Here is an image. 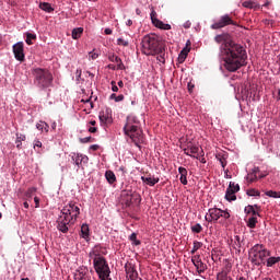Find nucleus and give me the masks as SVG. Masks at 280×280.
I'll return each mask as SVG.
<instances>
[{
    "label": "nucleus",
    "mask_w": 280,
    "mask_h": 280,
    "mask_svg": "<svg viewBox=\"0 0 280 280\" xmlns=\"http://www.w3.org/2000/svg\"><path fill=\"white\" fill-rule=\"evenodd\" d=\"M184 49H191V42L187 40L186 47Z\"/></svg>",
    "instance_id": "nucleus-59"
},
{
    "label": "nucleus",
    "mask_w": 280,
    "mask_h": 280,
    "mask_svg": "<svg viewBox=\"0 0 280 280\" xmlns=\"http://www.w3.org/2000/svg\"><path fill=\"white\" fill-rule=\"evenodd\" d=\"M122 202H125L126 207H130L135 200H139L141 202V198L137 194H132L131 191H122Z\"/></svg>",
    "instance_id": "nucleus-11"
},
{
    "label": "nucleus",
    "mask_w": 280,
    "mask_h": 280,
    "mask_svg": "<svg viewBox=\"0 0 280 280\" xmlns=\"http://www.w3.org/2000/svg\"><path fill=\"white\" fill-rule=\"evenodd\" d=\"M247 196H260L259 190L252 188L246 191Z\"/></svg>",
    "instance_id": "nucleus-46"
},
{
    "label": "nucleus",
    "mask_w": 280,
    "mask_h": 280,
    "mask_svg": "<svg viewBox=\"0 0 280 280\" xmlns=\"http://www.w3.org/2000/svg\"><path fill=\"white\" fill-rule=\"evenodd\" d=\"M130 242H132V244H135V246H141V241L137 240V233H132L129 236Z\"/></svg>",
    "instance_id": "nucleus-38"
},
{
    "label": "nucleus",
    "mask_w": 280,
    "mask_h": 280,
    "mask_svg": "<svg viewBox=\"0 0 280 280\" xmlns=\"http://www.w3.org/2000/svg\"><path fill=\"white\" fill-rule=\"evenodd\" d=\"M75 75H77V80H80V78H82V69H77Z\"/></svg>",
    "instance_id": "nucleus-54"
},
{
    "label": "nucleus",
    "mask_w": 280,
    "mask_h": 280,
    "mask_svg": "<svg viewBox=\"0 0 280 280\" xmlns=\"http://www.w3.org/2000/svg\"><path fill=\"white\" fill-rule=\"evenodd\" d=\"M117 45H120L122 47H128V40H126L124 38H118L117 39Z\"/></svg>",
    "instance_id": "nucleus-47"
},
{
    "label": "nucleus",
    "mask_w": 280,
    "mask_h": 280,
    "mask_svg": "<svg viewBox=\"0 0 280 280\" xmlns=\"http://www.w3.org/2000/svg\"><path fill=\"white\" fill-rule=\"evenodd\" d=\"M90 230H89V224H83L81 226V236L83 237V240H89V234Z\"/></svg>",
    "instance_id": "nucleus-30"
},
{
    "label": "nucleus",
    "mask_w": 280,
    "mask_h": 280,
    "mask_svg": "<svg viewBox=\"0 0 280 280\" xmlns=\"http://www.w3.org/2000/svg\"><path fill=\"white\" fill-rule=\"evenodd\" d=\"M33 75L34 84L40 91H45V89H49L54 84V75L47 69L36 68L33 70Z\"/></svg>",
    "instance_id": "nucleus-5"
},
{
    "label": "nucleus",
    "mask_w": 280,
    "mask_h": 280,
    "mask_svg": "<svg viewBox=\"0 0 280 280\" xmlns=\"http://www.w3.org/2000/svg\"><path fill=\"white\" fill-rule=\"evenodd\" d=\"M232 190L237 194V191H240V184L234 183V186H232Z\"/></svg>",
    "instance_id": "nucleus-55"
},
{
    "label": "nucleus",
    "mask_w": 280,
    "mask_h": 280,
    "mask_svg": "<svg viewBox=\"0 0 280 280\" xmlns=\"http://www.w3.org/2000/svg\"><path fill=\"white\" fill-rule=\"evenodd\" d=\"M243 8H248L249 10H257L259 8V4L255 1H245L243 2Z\"/></svg>",
    "instance_id": "nucleus-29"
},
{
    "label": "nucleus",
    "mask_w": 280,
    "mask_h": 280,
    "mask_svg": "<svg viewBox=\"0 0 280 280\" xmlns=\"http://www.w3.org/2000/svg\"><path fill=\"white\" fill-rule=\"evenodd\" d=\"M247 226L249 229H255V226H257V217L249 218L247 221Z\"/></svg>",
    "instance_id": "nucleus-36"
},
{
    "label": "nucleus",
    "mask_w": 280,
    "mask_h": 280,
    "mask_svg": "<svg viewBox=\"0 0 280 280\" xmlns=\"http://www.w3.org/2000/svg\"><path fill=\"white\" fill-rule=\"evenodd\" d=\"M34 201H35V207L38 209L39 205H40V199H38V197H34Z\"/></svg>",
    "instance_id": "nucleus-56"
},
{
    "label": "nucleus",
    "mask_w": 280,
    "mask_h": 280,
    "mask_svg": "<svg viewBox=\"0 0 280 280\" xmlns=\"http://www.w3.org/2000/svg\"><path fill=\"white\" fill-rule=\"evenodd\" d=\"M124 132L126 137L131 139L132 143H135L137 148H141V143H143V131L139 128V119L137 116H127Z\"/></svg>",
    "instance_id": "nucleus-3"
},
{
    "label": "nucleus",
    "mask_w": 280,
    "mask_h": 280,
    "mask_svg": "<svg viewBox=\"0 0 280 280\" xmlns=\"http://www.w3.org/2000/svg\"><path fill=\"white\" fill-rule=\"evenodd\" d=\"M222 215V209L220 208H210L208 213L205 217L206 222H218Z\"/></svg>",
    "instance_id": "nucleus-9"
},
{
    "label": "nucleus",
    "mask_w": 280,
    "mask_h": 280,
    "mask_svg": "<svg viewBox=\"0 0 280 280\" xmlns=\"http://www.w3.org/2000/svg\"><path fill=\"white\" fill-rule=\"evenodd\" d=\"M91 141H93L92 137H85L81 139V143H91Z\"/></svg>",
    "instance_id": "nucleus-51"
},
{
    "label": "nucleus",
    "mask_w": 280,
    "mask_h": 280,
    "mask_svg": "<svg viewBox=\"0 0 280 280\" xmlns=\"http://www.w3.org/2000/svg\"><path fill=\"white\" fill-rule=\"evenodd\" d=\"M108 60H110V62H116L117 63V69L119 71H124L126 70V66H124V61H121V58L115 56V55H110L108 57Z\"/></svg>",
    "instance_id": "nucleus-21"
},
{
    "label": "nucleus",
    "mask_w": 280,
    "mask_h": 280,
    "mask_svg": "<svg viewBox=\"0 0 280 280\" xmlns=\"http://www.w3.org/2000/svg\"><path fill=\"white\" fill-rule=\"evenodd\" d=\"M141 180L145 183V185H149V187H154L156 183H159V177H152V176H142Z\"/></svg>",
    "instance_id": "nucleus-22"
},
{
    "label": "nucleus",
    "mask_w": 280,
    "mask_h": 280,
    "mask_svg": "<svg viewBox=\"0 0 280 280\" xmlns=\"http://www.w3.org/2000/svg\"><path fill=\"white\" fill-rule=\"evenodd\" d=\"M89 132L95 133L97 132V129L95 127H90Z\"/></svg>",
    "instance_id": "nucleus-60"
},
{
    "label": "nucleus",
    "mask_w": 280,
    "mask_h": 280,
    "mask_svg": "<svg viewBox=\"0 0 280 280\" xmlns=\"http://www.w3.org/2000/svg\"><path fill=\"white\" fill-rule=\"evenodd\" d=\"M77 272H79V273L74 275L75 279H79V280H91V278L89 276H86V273L89 272V269L86 267H80L77 270Z\"/></svg>",
    "instance_id": "nucleus-19"
},
{
    "label": "nucleus",
    "mask_w": 280,
    "mask_h": 280,
    "mask_svg": "<svg viewBox=\"0 0 280 280\" xmlns=\"http://www.w3.org/2000/svg\"><path fill=\"white\" fill-rule=\"evenodd\" d=\"M190 48H183L178 56V62H183L184 60H187V56L189 55Z\"/></svg>",
    "instance_id": "nucleus-27"
},
{
    "label": "nucleus",
    "mask_w": 280,
    "mask_h": 280,
    "mask_svg": "<svg viewBox=\"0 0 280 280\" xmlns=\"http://www.w3.org/2000/svg\"><path fill=\"white\" fill-rule=\"evenodd\" d=\"M23 206H24V209H30V203H28L27 201H25V202L23 203Z\"/></svg>",
    "instance_id": "nucleus-64"
},
{
    "label": "nucleus",
    "mask_w": 280,
    "mask_h": 280,
    "mask_svg": "<svg viewBox=\"0 0 280 280\" xmlns=\"http://www.w3.org/2000/svg\"><path fill=\"white\" fill-rule=\"evenodd\" d=\"M249 260L254 266L266 265V258L270 257V250L266 249V246L261 244L254 245L249 252Z\"/></svg>",
    "instance_id": "nucleus-6"
},
{
    "label": "nucleus",
    "mask_w": 280,
    "mask_h": 280,
    "mask_svg": "<svg viewBox=\"0 0 280 280\" xmlns=\"http://www.w3.org/2000/svg\"><path fill=\"white\" fill-rule=\"evenodd\" d=\"M233 187H235V183L230 182V185L225 192V199L229 200V202H231L233 200H237V197L235 196L236 192H235V190H233Z\"/></svg>",
    "instance_id": "nucleus-17"
},
{
    "label": "nucleus",
    "mask_w": 280,
    "mask_h": 280,
    "mask_svg": "<svg viewBox=\"0 0 280 280\" xmlns=\"http://www.w3.org/2000/svg\"><path fill=\"white\" fill-rule=\"evenodd\" d=\"M119 89H124V81H118Z\"/></svg>",
    "instance_id": "nucleus-63"
},
{
    "label": "nucleus",
    "mask_w": 280,
    "mask_h": 280,
    "mask_svg": "<svg viewBox=\"0 0 280 280\" xmlns=\"http://www.w3.org/2000/svg\"><path fill=\"white\" fill-rule=\"evenodd\" d=\"M36 192V188H28V190L26 191V197L27 198H32V194Z\"/></svg>",
    "instance_id": "nucleus-50"
},
{
    "label": "nucleus",
    "mask_w": 280,
    "mask_h": 280,
    "mask_svg": "<svg viewBox=\"0 0 280 280\" xmlns=\"http://www.w3.org/2000/svg\"><path fill=\"white\" fill-rule=\"evenodd\" d=\"M23 42H19L13 45V54L15 59H18L20 62H23L25 60V52Z\"/></svg>",
    "instance_id": "nucleus-10"
},
{
    "label": "nucleus",
    "mask_w": 280,
    "mask_h": 280,
    "mask_svg": "<svg viewBox=\"0 0 280 280\" xmlns=\"http://www.w3.org/2000/svg\"><path fill=\"white\" fill-rule=\"evenodd\" d=\"M215 43H223L221 45V56L224 60L226 71L235 72L242 67L246 66V49L240 44L231 42V35L221 34L214 37Z\"/></svg>",
    "instance_id": "nucleus-1"
},
{
    "label": "nucleus",
    "mask_w": 280,
    "mask_h": 280,
    "mask_svg": "<svg viewBox=\"0 0 280 280\" xmlns=\"http://www.w3.org/2000/svg\"><path fill=\"white\" fill-rule=\"evenodd\" d=\"M78 215H80V207L75 202L71 201L65 206L57 219V229L61 233H68L69 228L73 226L78 222Z\"/></svg>",
    "instance_id": "nucleus-2"
},
{
    "label": "nucleus",
    "mask_w": 280,
    "mask_h": 280,
    "mask_svg": "<svg viewBox=\"0 0 280 280\" xmlns=\"http://www.w3.org/2000/svg\"><path fill=\"white\" fill-rule=\"evenodd\" d=\"M158 56L159 62H162V65H165V47L163 48L162 52L155 54Z\"/></svg>",
    "instance_id": "nucleus-39"
},
{
    "label": "nucleus",
    "mask_w": 280,
    "mask_h": 280,
    "mask_svg": "<svg viewBox=\"0 0 280 280\" xmlns=\"http://www.w3.org/2000/svg\"><path fill=\"white\" fill-rule=\"evenodd\" d=\"M163 42L158 35H145L142 38V54L145 56H156L163 54Z\"/></svg>",
    "instance_id": "nucleus-4"
},
{
    "label": "nucleus",
    "mask_w": 280,
    "mask_h": 280,
    "mask_svg": "<svg viewBox=\"0 0 280 280\" xmlns=\"http://www.w3.org/2000/svg\"><path fill=\"white\" fill-rule=\"evenodd\" d=\"M100 55H97L96 52L94 51H90V57L92 58V60H97Z\"/></svg>",
    "instance_id": "nucleus-53"
},
{
    "label": "nucleus",
    "mask_w": 280,
    "mask_h": 280,
    "mask_svg": "<svg viewBox=\"0 0 280 280\" xmlns=\"http://www.w3.org/2000/svg\"><path fill=\"white\" fill-rule=\"evenodd\" d=\"M23 141H25V135L23 133H16V148L21 149V145H23Z\"/></svg>",
    "instance_id": "nucleus-33"
},
{
    "label": "nucleus",
    "mask_w": 280,
    "mask_h": 280,
    "mask_svg": "<svg viewBox=\"0 0 280 280\" xmlns=\"http://www.w3.org/2000/svg\"><path fill=\"white\" fill-rule=\"evenodd\" d=\"M37 130H40L42 132H49V125L45 121H39L36 124Z\"/></svg>",
    "instance_id": "nucleus-28"
},
{
    "label": "nucleus",
    "mask_w": 280,
    "mask_h": 280,
    "mask_svg": "<svg viewBox=\"0 0 280 280\" xmlns=\"http://www.w3.org/2000/svg\"><path fill=\"white\" fill-rule=\"evenodd\" d=\"M39 9L44 12H54V9L51 8V4L49 2L39 3Z\"/></svg>",
    "instance_id": "nucleus-31"
},
{
    "label": "nucleus",
    "mask_w": 280,
    "mask_h": 280,
    "mask_svg": "<svg viewBox=\"0 0 280 280\" xmlns=\"http://www.w3.org/2000/svg\"><path fill=\"white\" fill-rule=\"evenodd\" d=\"M109 98L114 100L115 102H124V94H117L113 93L110 94Z\"/></svg>",
    "instance_id": "nucleus-43"
},
{
    "label": "nucleus",
    "mask_w": 280,
    "mask_h": 280,
    "mask_svg": "<svg viewBox=\"0 0 280 280\" xmlns=\"http://www.w3.org/2000/svg\"><path fill=\"white\" fill-rule=\"evenodd\" d=\"M280 192H278V191H275V190H268L267 192H266V196H268L269 198H280V195H279Z\"/></svg>",
    "instance_id": "nucleus-44"
},
{
    "label": "nucleus",
    "mask_w": 280,
    "mask_h": 280,
    "mask_svg": "<svg viewBox=\"0 0 280 280\" xmlns=\"http://www.w3.org/2000/svg\"><path fill=\"white\" fill-rule=\"evenodd\" d=\"M72 161L77 165L78 170H80V167H82V163L84 164L89 163V156L82 155L80 153H73Z\"/></svg>",
    "instance_id": "nucleus-15"
},
{
    "label": "nucleus",
    "mask_w": 280,
    "mask_h": 280,
    "mask_svg": "<svg viewBox=\"0 0 280 280\" xmlns=\"http://www.w3.org/2000/svg\"><path fill=\"white\" fill-rule=\"evenodd\" d=\"M252 174H255V176H257V174H259V167H254L252 170Z\"/></svg>",
    "instance_id": "nucleus-57"
},
{
    "label": "nucleus",
    "mask_w": 280,
    "mask_h": 280,
    "mask_svg": "<svg viewBox=\"0 0 280 280\" xmlns=\"http://www.w3.org/2000/svg\"><path fill=\"white\" fill-rule=\"evenodd\" d=\"M192 233H202V225L200 223H196L195 225H191Z\"/></svg>",
    "instance_id": "nucleus-41"
},
{
    "label": "nucleus",
    "mask_w": 280,
    "mask_h": 280,
    "mask_svg": "<svg viewBox=\"0 0 280 280\" xmlns=\"http://www.w3.org/2000/svg\"><path fill=\"white\" fill-rule=\"evenodd\" d=\"M108 252H106V248L96 245L94 246V248L90 252V257L91 259H93V261H95V259H104V256L102 255H106Z\"/></svg>",
    "instance_id": "nucleus-13"
},
{
    "label": "nucleus",
    "mask_w": 280,
    "mask_h": 280,
    "mask_svg": "<svg viewBox=\"0 0 280 280\" xmlns=\"http://www.w3.org/2000/svg\"><path fill=\"white\" fill-rule=\"evenodd\" d=\"M32 40H36V35L35 34H32V33H27L26 34V40L25 43L27 45H33Z\"/></svg>",
    "instance_id": "nucleus-40"
},
{
    "label": "nucleus",
    "mask_w": 280,
    "mask_h": 280,
    "mask_svg": "<svg viewBox=\"0 0 280 280\" xmlns=\"http://www.w3.org/2000/svg\"><path fill=\"white\" fill-rule=\"evenodd\" d=\"M198 152H200V148H198L197 145H188L184 149V153L186 154V156H192V159H198V156L194 155L198 154Z\"/></svg>",
    "instance_id": "nucleus-18"
},
{
    "label": "nucleus",
    "mask_w": 280,
    "mask_h": 280,
    "mask_svg": "<svg viewBox=\"0 0 280 280\" xmlns=\"http://www.w3.org/2000/svg\"><path fill=\"white\" fill-rule=\"evenodd\" d=\"M226 25H237V23H235L229 14H225L211 25V30H222V27H226Z\"/></svg>",
    "instance_id": "nucleus-8"
},
{
    "label": "nucleus",
    "mask_w": 280,
    "mask_h": 280,
    "mask_svg": "<svg viewBox=\"0 0 280 280\" xmlns=\"http://www.w3.org/2000/svg\"><path fill=\"white\" fill-rule=\"evenodd\" d=\"M217 160L220 162L221 167L224 170V167H226V158L219 153L217 154Z\"/></svg>",
    "instance_id": "nucleus-37"
},
{
    "label": "nucleus",
    "mask_w": 280,
    "mask_h": 280,
    "mask_svg": "<svg viewBox=\"0 0 280 280\" xmlns=\"http://www.w3.org/2000/svg\"><path fill=\"white\" fill-rule=\"evenodd\" d=\"M93 265L95 272L98 275V279L105 280L110 277V267L106 258H95Z\"/></svg>",
    "instance_id": "nucleus-7"
},
{
    "label": "nucleus",
    "mask_w": 280,
    "mask_h": 280,
    "mask_svg": "<svg viewBox=\"0 0 280 280\" xmlns=\"http://www.w3.org/2000/svg\"><path fill=\"white\" fill-rule=\"evenodd\" d=\"M90 149L95 152L96 150H100V145L93 144V145L90 147Z\"/></svg>",
    "instance_id": "nucleus-58"
},
{
    "label": "nucleus",
    "mask_w": 280,
    "mask_h": 280,
    "mask_svg": "<svg viewBox=\"0 0 280 280\" xmlns=\"http://www.w3.org/2000/svg\"><path fill=\"white\" fill-rule=\"evenodd\" d=\"M105 34H106L107 36H109L110 34H113V30H110V28H105Z\"/></svg>",
    "instance_id": "nucleus-61"
},
{
    "label": "nucleus",
    "mask_w": 280,
    "mask_h": 280,
    "mask_svg": "<svg viewBox=\"0 0 280 280\" xmlns=\"http://www.w3.org/2000/svg\"><path fill=\"white\" fill-rule=\"evenodd\" d=\"M235 240H236V246H238V248L242 246L241 243H240V236H235Z\"/></svg>",
    "instance_id": "nucleus-62"
},
{
    "label": "nucleus",
    "mask_w": 280,
    "mask_h": 280,
    "mask_svg": "<svg viewBox=\"0 0 280 280\" xmlns=\"http://www.w3.org/2000/svg\"><path fill=\"white\" fill-rule=\"evenodd\" d=\"M246 180H247V183H255V180H257V175L249 173L246 176Z\"/></svg>",
    "instance_id": "nucleus-45"
},
{
    "label": "nucleus",
    "mask_w": 280,
    "mask_h": 280,
    "mask_svg": "<svg viewBox=\"0 0 280 280\" xmlns=\"http://www.w3.org/2000/svg\"><path fill=\"white\" fill-rule=\"evenodd\" d=\"M280 257H269L267 261L265 262L267 268H272L276 264H279Z\"/></svg>",
    "instance_id": "nucleus-25"
},
{
    "label": "nucleus",
    "mask_w": 280,
    "mask_h": 280,
    "mask_svg": "<svg viewBox=\"0 0 280 280\" xmlns=\"http://www.w3.org/2000/svg\"><path fill=\"white\" fill-rule=\"evenodd\" d=\"M125 272L127 275L128 280L141 279L139 278V272H137L135 265H132L131 262L125 264Z\"/></svg>",
    "instance_id": "nucleus-12"
},
{
    "label": "nucleus",
    "mask_w": 280,
    "mask_h": 280,
    "mask_svg": "<svg viewBox=\"0 0 280 280\" xmlns=\"http://www.w3.org/2000/svg\"><path fill=\"white\" fill-rule=\"evenodd\" d=\"M151 10H152L150 14L151 21H152V24L155 25L156 21H161V20L156 19V11L154 10V7H152Z\"/></svg>",
    "instance_id": "nucleus-42"
},
{
    "label": "nucleus",
    "mask_w": 280,
    "mask_h": 280,
    "mask_svg": "<svg viewBox=\"0 0 280 280\" xmlns=\"http://www.w3.org/2000/svg\"><path fill=\"white\" fill-rule=\"evenodd\" d=\"M200 248H202V242L194 241V246L190 250L191 255H196V252L200 250Z\"/></svg>",
    "instance_id": "nucleus-34"
},
{
    "label": "nucleus",
    "mask_w": 280,
    "mask_h": 280,
    "mask_svg": "<svg viewBox=\"0 0 280 280\" xmlns=\"http://www.w3.org/2000/svg\"><path fill=\"white\" fill-rule=\"evenodd\" d=\"M36 148H43V142H40L39 140H35L34 141V150H36Z\"/></svg>",
    "instance_id": "nucleus-52"
},
{
    "label": "nucleus",
    "mask_w": 280,
    "mask_h": 280,
    "mask_svg": "<svg viewBox=\"0 0 280 280\" xmlns=\"http://www.w3.org/2000/svg\"><path fill=\"white\" fill-rule=\"evenodd\" d=\"M221 218H224V220H229V218H231V214L228 211L221 210Z\"/></svg>",
    "instance_id": "nucleus-49"
},
{
    "label": "nucleus",
    "mask_w": 280,
    "mask_h": 280,
    "mask_svg": "<svg viewBox=\"0 0 280 280\" xmlns=\"http://www.w3.org/2000/svg\"><path fill=\"white\" fill-rule=\"evenodd\" d=\"M217 280H233L231 277H229V273L226 271H221L217 276Z\"/></svg>",
    "instance_id": "nucleus-35"
},
{
    "label": "nucleus",
    "mask_w": 280,
    "mask_h": 280,
    "mask_svg": "<svg viewBox=\"0 0 280 280\" xmlns=\"http://www.w3.org/2000/svg\"><path fill=\"white\" fill-rule=\"evenodd\" d=\"M84 32V28L82 27H77L72 31V38L73 40H78V38H80L82 36Z\"/></svg>",
    "instance_id": "nucleus-26"
},
{
    "label": "nucleus",
    "mask_w": 280,
    "mask_h": 280,
    "mask_svg": "<svg viewBox=\"0 0 280 280\" xmlns=\"http://www.w3.org/2000/svg\"><path fill=\"white\" fill-rule=\"evenodd\" d=\"M178 172L180 174L179 180L182 183V185H187V168L179 166L178 167Z\"/></svg>",
    "instance_id": "nucleus-23"
},
{
    "label": "nucleus",
    "mask_w": 280,
    "mask_h": 280,
    "mask_svg": "<svg viewBox=\"0 0 280 280\" xmlns=\"http://www.w3.org/2000/svg\"><path fill=\"white\" fill-rule=\"evenodd\" d=\"M244 211H245L246 215L257 217V215H259V212H258L259 211V206L248 205L247 207H245Z\"/></svg>",
    "instance_id": "nucleus-20"
},
{
    "label": "nucleus",
    "mask_w": 280,
    "mask_h": 280,
    "mask_svg": "<svg viewBox=\"0 0 280 280\" xmlns=\"http://www.w3.org/2000/svg\"><path fill=\"white\" fill-rule=\"evenodd\" d=\"M155 27H159V30H172V25L163 23V21H156L155 20Z\"/></svg>",
    "instance_id": "nucleus-32"
},
{
    "label": "nucleus",
    "mask_w": 280,
    "mask_h": 280,
    "mask_svg": "<svg viewBox=\"0 0 280 280\" xmlns=\"http://www.w3.org/2000/svg\"><path fill=\"white\" fill-rule=\"evenodd\" d=\"M110 85H112V91H113L114 93H117V92L119 91V88L117 86V82L112 81V82H110Z\"/></svg>",
    "instance_id": "nucleus-48"
},
{
    "label": "nucleus",
    "mask_w": 280,
    "mask_h": 280,
    "mask_svg": "<svg viewBox=\"0 0 280 280\" xmlns=\"http://www.w3.org/2000/svg\"><path fill=\"white\" fill-rule=\"evenodd\" d=\"M191 262L197 269V272L199 275H202L205 270H207V264L202 262V259L200 258V255H195L191 257Z\"/></svg>",
    "instance_id": "nucleus-14"
},
{
    "label": "nucleus",
    "mask_w": 280,
    "mask_h": 280,
    "mask_svg": "<svg viewBox=\"0 0 280 280\" xmlns=\"http://www.w3.org/2000/svg\"><path fill=\"white\" fill-rule=\"evenodd\" d=\"M105 178H106L107 183H109V185L117 183V177L115 176V173L113 171H106Z\"/></svg>",
    "instance_id": "nucleus-24"
},
{
    "label": "nucleus",
    "mask_w": 280,
    "mask_h": 280,
    "mask_svg": "<svg viewBox=\"0 0 280 280\" xmlns=\"http://www.w3.org/2000/svg\"><path fill=\"white\" fill-rule=\"evenodd\" d=\"M98 119L101 124H110L113 121V116L110 115V109H106L100 113Z\"/></svg>",
    "instance_id": "nucleus-16"
}]
</instances>
